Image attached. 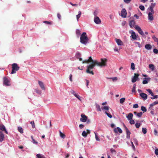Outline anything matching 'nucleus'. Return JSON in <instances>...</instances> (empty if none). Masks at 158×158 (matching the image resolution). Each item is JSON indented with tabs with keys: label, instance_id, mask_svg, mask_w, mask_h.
Returning <instances> with one entry per match:
<instances>
[{
	"label": "nucleus",
	"instance_id": "f257e3e1",
	"mask_svg": "<svg viewBox=\"0 0 158 158\" xmlns=\"http://www.w3.org/2000/svg\"><path fill=\"white\" fill-rule=\"evenodd\" d=\"M80 42L86 45L88 42L89 39L85 32H83L81 35Z\"/></svg>",
	"mask_w": 158,
	"mask_h": 158
},
{
	"label": "nucleus",
	"instance_id": "f03ea898",
	"mask_svg": "<svg viewBox=\"0 0 158 158\" xmlns=\"http://www.w3.org/2000/svg\"><path fill=\"white\" fill-rule=\"evenodd\" d=\"M96 65H97L96 63V60H95V61H94L91 64H90L87 66V69L86 70V72L88 73L91 74L92 75H94V73L92 71H90V69H92Z\"/></svg>",
	"mask_w": 158,
	"mask_h": 158
},
{
	"label": "nucleus",
	"instance_id": "7ed1b4c3",
	"mask_svg": "<svg viewBox=\"0 0 158 158\" xmlns=\"http://www.w3.org/2000/svg\"><path fill=\"white\" fill-rule=\"evenodd\" d=\"M101 62H98L96 60L97 65L100 67L106 66V63L107 62V60L106 58H101Z\"/></svg>",
	"mask_w": 158,
	"mask_h": 158
},
{
	"label": "nucleus",
	"instance_id": "20e7f679",
	"mask_svg": "<svg viewBox=\"0 0 158 158\" xmlns=\"http://www.w3.org/2000/svg\"><path fill=\"white\" fill-rule=\"evenodd\" d=\"M12 70L11 73L13 74L16 73V71H18L19 69V67L18 66L17 64L13 63L12 64Z\"/></svg>",
	"mask_w": 158,
	"mask_h": 158
},
{
	"label": "nucleus",
	"instance_id": "39448f33",
	"mask_svg": "<svg viewBox=\"0 0 158 158\" xmlns=\"http://www.w3.org/2000/svg\"><path fill=\"white\" fill-rule=\"evenodd\" d=\"M123 125L124 127V128L126 130L127 134V139H129L130 138V134H131V133L124 123H123Z\"/></svg>",
	"mask_w": 158,
	"mask_h": 158
},
{
	"label": "nucleus",
	"instance_id": "423d86ee",
	"mask_svg": "<svg viewBox=\"0 0 158 158\" xmlns=\"http://www.w3.org/2000/svg\"><path fill=\"white\" fill-rule=\"evenodd\" d=\"M135 28L139 34L142 35H144V34L141 28L138 26V25H135Z\"/></svg>",
	"mask_w": 158,
	"mask_h": 158
},
{
	"label": "nucleus",
	"instance_id": "0eeeda50",
	"mask_svg": "<svg viewBox=\"0 0 158 158\" xmlns=\"http://www.w3.org/2000/svg\"><path fill=\"white\" fill-rule=\"evenodd\" d=\"M3 84L6 86H9L10 85L9 84L10 81L6 77H4L3 78Z\"/></svg>",
	"mask_w": 158,
	"mask_h": 158
},
{
	"label": "nucleus",
	"instance_id": "6e6552de",
	"mask_svg": "<svg viewBox=\"0 0 158 158\" xmlns=\"http://www.w3.org/2000/svg\"><path fill=\"white\" fill-rule=\"evenodd\" d=\"M95 60H94L92 58L91 56L89 57V59L86 60H85L82 61V63H88L90 62H93L94 61H95Z\"/></svg>",
	"mask_w": 158,
	"mask_h": 158
},
{
	"label": "nucleus",
	"instance_id": "1a4fd4ad",
	"mask_svg": "<svg viewBox=\"0 0 158 158\" xmlns=\"http://www.w3.org/2000/svg\"><path fill=\"white\" fill-rule=\"evenodd\" d=\"M81 118L80 119V120L83 122H85L87 120V117L85 115L81 114Z\"/></svg>",
	"mask_w": 158,
	"mask_h": 158
},
{
	"label": "nucleus",
	"instance_id": "9d476101",
	"mask_svg": "<svg viewBox=\"0 0 158 158\" xmlns=\"http://www.w3.org/2000/svg\"><path fill=\"white\" fill-rule=\"evenodd\" d=\"M139 76V74L138 73H135L134 76L133 78L132 79L131 81L133 83H134L136 81L138 78V77Z\"/></svg>",
	"mask_w": 158,
	"mask_h": 158
},
{
	"label": "nucleus",
	"instance_id": "9b49d317",
	"mask_svg": "<svg viewBox=\"0 0 158 158\" xmlns=\"http://www.w3.org/2000/svg\"><path fill=\"white\" fill-rule=\"evenodd\" d=\"M86 131H84L82 133V135L83 137H86L87 136V134H90V131L89 130L87 129L86 130Z\"/></svg>",
	"mask_w": 158,
	"mask_h": 158
},
{
	"label": "nucleus",
	"instance_id": "f8f14e48",
	"mask_svg": "<svg viewBox=\"0 0 158 158\" xmlns=\"http://www.w3.org/2000/svg\"><path fill=\"white\" fill-rule=\"evenodd\" d=\"M127 12L125 9H123L122 10L121 12V16L123 18H125L126 17Z\"/></svg>",
	"mask_w": 158,
	"mask_h": 158
},
{
	"label": "nucleus",
	"instance_id": "ddd939ff",
	"mask_svg": "<svg viewBox=\"0 0 158 158\" xmlns=\"http://www.w3.org/2000/svg\"><path fill=\"white\" fill-rule=\"evenodd\" d=\"M156 3H151V5L148 8L151 12L152 13H154V12L153 10V8L156 5Z\"/></svg>",
	"mask_w": 158,
	"mask_h": 158
},
{
	"label": "nucleus",
	"instance_id": "4468645a",
	"mask_svg": "<svg viewBox=\"0 0 158 158\" xmlns=\"http://www.w3.org/2000/svg\"><path fill=\"white\" fill-rule=\"evenodd\" d=\"M114 132L115 133H117L118 132L120 133H122V130L119 127H117V128H114Z\"/></svg>",
	"mask_w": 158,
	"mask_h": 158
},
{
	"label": "nucleus",
	"instance_id": "2eb2a0df",
	"mask_svg": "<svg viewBox=\"0 0 158 158\" xmlns=\"http://www.w3.org/2000/svg\"><path fill=\"white\" fill-rule=\"evenodd\" d=\"M0 130L2 131H4L6 134H8L5 126L3 124H0Z\"/></svg>",
	"mask_w": 158,
	"mask_h": 158
},
{
	"label": "nucleus",
	"instance_id": "dca6fc26",
	"mask_svg": "<svg viewBox=\"0 0 158 158\" xmlns=\"http://www.w3.org/2000/svg\"><path fill=\"white\" fill-rule=\"evenodd\" d=\"M130 33H131V37L132 38L133 40H135L137 39V36L135 34V33L133 31H130Z\"/></svg>",
	"mask_w": 158,
	"mask_h": 158
},
{
	"label": "nucleus",
	"instance_id": "f3484780",
	"mask_svg": "<svg viewBox=\"0 0 158 158\" xmlns=\"http://www.w3.org/2000/svg\"><path fill=\"white\" fill-rule=\"evenodd\" d=\"M38 83H39V84L41 88L43 90H45V88L44 86V85L43 83L41 81H38Z\"/></svg>",
	"mask_w": 158,
	"mask_h": 158
},
{
	"label": "nucleus",
	"instance_id": "a211bd4d",
	"mask_svg": "<svg viewBox=\"0 0 158 158\" xmlns=\"http://www.w3.org/2000/svg\"><path fill=\"white\" fill-rule=\"evenodd\" d=\"M115 41L117 44L118 45H122L123 43L121 40L119 39H115Z\"/></svg>",
	"mask_w": 158,
	"mask_h": 158
},
{
	"label": "nucleus",
	"instance_id": "6ab92c4d",
	"mask_svg": "<svg viewBox=\"0 0 158 158\" xmlns=\"http://www.w3.org/2000/svg\"><path fill=\"white\" fill-rule=\"evenodd\" d=\"M154 13H152L151 12H150L148 13V19L150 20L151 21L153 19V17L152 14Z\"/></svg>",
	"mask_w": 158,
	"mask_h": 158
},
{
	"label": "nucleus",
	"instance_id": "aec40b11",
	"mask_svg": "<svg viewBox=\"0 0 158 158\" xmlns=\"http://www.w3.org/2000/svg\"><path fill=\"white\" fill-rule=\"evenodd\" d=\"M140 96L144 100H146L147 98V94L142 93L140 94Z\"/></svg>",
	"mask_w": 158,
	"mask_h": 158
},
{
	"label": "nucleus",
	"instance_id": "412c9836",
	"mask_svg": "<svg viewBox=\"0 0 158 158\" xmlns=\"http://www.w3.org/2000/svg\"><path fill=\"white\" fill-rule=\"evenodd\" d=\"M94 22L97 24H99L101 23V20L99 17H96L94 19Z\"/></svg>",
	"mask_w": 158,
	"mask_h": 158
},
{
	"label": "nucleus",
	"instance_id": "4be33fe9",
	"mask_svg": "<svg viewBox=\"0 0 158 158\" xmlns=\"http://www.w3.org/2000/svg\"><path fill=\"white\" fill-rule=\"evenodd\" d=\"M135 24V21L133 20H131L129 22V25L131 28L134 27Z\"/></svg>",
	"mask_w": 158,
	"mask_h": 158
},
{
	"label": "nucleus",
	"instance_id": "5701e85b",
	"mask_svg": "<svg viewBox=\"0 0 158 158\" xmlns=\"http://www.w3.org/2000/svg\"><path fill=\"white\" fill-rule=\"evenodd\" d=\"M158 104V101H155L152 103L150 105V107L149 108V110H151V109H152V108L151 107H152V106H154L156 104Z\"/></svg>",
	"mask_w": 158,
	"mask_h": 158
},
{
	"label": "nucleus",
	"instance_id": "b1692460",
	"mask_svg": "<svg viewBox=\"0 0 158 158\" xmlns=\"http://www.w3.org/2000/svg\"><path fill=\"white\" fill-rule=\"evenodd\" d=\"M133 114L132 113H129L128 115L127 116V118L128 120H130L132 118Z\"/></svg>",
	"mask_w": 158,
	"mask_h": 158
},
{
	"label": "nucleus",
	"instance_id": "393cba45",
	"mask_svg": "<svg viewBox=\"0 0 158 158\" xmlns=\"http://www.w3.org/2000/svg\"><path fill=\"white\" fill-rule=\"evenodd\" d=\"M145 48L147 50H150L152 48V46L149 44H146L145 46Z\"/></svg>",
	"mask_w": 158,
	"mask_h": 158
},
{
	"label": "nucleus",
	"instance_id": "a878e982",
	"mask_svg": "<svg viewBox=\"0 0 158 158\" xmlns=\"http://www.w3.org/2000/svg\"><path fill=\"white\" fill-rule=\"evenodd\" d=\"M4 138V135L0 131V142H2Z\"/></svg>",
	"mask_w": 158,
	"mask_h": 158
},
{
	"label": "nucleus",
	"instance_id": "bb28decb",
	"mask_svg": "<svg viewBox=\"0 0 158 158\" xmlns=\"http://www.w3.org/2000/svg\"><path fill=\"white\" fill-rule=\"evenodd\" d=\"M76 33L77 37L79 38L81 35V31L79 29H77L76 31Z\"/></svg>",
	"mask_w": 158,
	"mask_h": 158
},
{
	"label": "nucleus",
	"instance_id": "cd10ccee",
	"mask_svg": "<svg viewBox=\"0 0 158 158\" xmlns=\"http://www.w3.org/2000/svg\"><path fill=\"white\" fill-rule=\"evenodd\" d=\"M149 68L152 71H154L155 70V67L153 64H150L149 65Z\"/></svg>",
	"mask_w": 158,
	"mask_h": 158
},
{
	"label": "nucleus",
	"instance_id": "c85d7f7f",
	"mask_svg": "<svg viewBox=\"0 0 158 158\" xmlns=\"http://www.w3.org/2000/svg\"><path fill=\"white\" fill-rule=\"evenodd\" d=\"M60 135L63 139H64L65 138V135L63 133L60 131Z\"/></svg>",
	"mask_w": 158,
	"mask_h": 158
},
{
	"label": "nucleus",
	"instance_id": "c756f323",
	"mask_svg": "<svg viewBox=\"0 0 158 158\" xmlns=\"http://www.w3.org/2000/svg\"><path fill=\"white\" fill-rule=\"evenodd\" d=\"M81 11H79L78 12V15H77L76 16L77 19V21H78L79 19L80 18L81 16Z\"/></svg>",
	"mask_w": 158,
	"mask_h": 158
},
{
	"label": "nucleus",
	"instance_id": "7c9ffc66",
	"mask_svg": "<svg viewBox=\"0 0 158 158\" xmlns=\"http://www.w3.org/2000/svg\"><path fill=\"white\" fill-rule=\"evenodd\" d=\"M36 158H45L44 156L40 154L36 155Z\"/></svg>",
	"mask_w": 158,
	"mask_h": 158
},
{
	"label": "nucleus",
	"instance_id": "2f4dec72",
	"mask_svg": "<svg viewBox=\"0 0 158 158\" xmlns=\"http://www.w3.org/2000/svg\"><path fill=\"white\" fill-rule=\"evenodd\" d=\"M110 151L112 154H113L114 155H116V152L114 149L113 148H111L110 149Z\"/></svg>",
	"mask_w": 158,
	"mask_h": 158
},
{
	"label": "nucleus",
	"instance_id": "473e14b6",
	"mask_svg": "<svg viewBox=\"0 0 158 158\" xmlns=\"http://www.w3.org/2000/svg\"><path fill=\"white\" fill-rule=\"evenodd\" d=\"M18 131L21 133H23V130L22 128L20 127H19L18 128Z\"/></svg>",
	"mask_w": 158,
	"mask_h": 158
},
{
	"label": "nucleus",
	"instance_id": "72a5a7b5",
	"mask_svg": "<svg viewBox=\"0 0 158 158\" xmlns=\"http://www.w3.org/2000/svg\"><path fill=\"white\" fill-rule=\"evenodd\" d=\"M146 90L151 94V95L152 96H154V94L152 92V90L150 89H147Z\"/></svg>",
	"mask_w": 158,
	"mask_h": 158
},
{
	"label": "nucleus",
	"instance_id": "f704fd0d",
	"mask_svg": "<svg viewBox=\"0 0 158 158\" xmlns=\"http://www.w3.org/2000/svg\"><path fill=\"white\" fill-rule=\"evenodd\" d=\"M141 109V110L144 112H145L147 111L146 108L145 106H142Z\"/></svg>",
	"mask_w": 158,
	"mask_h": 158
},
{
	"label": "nucleus",
	"instance_id": "c9c22d12",
	"mask_svg": "<svg viewBox=\"0 0 158 158\" xmlns=\"http://www.w3.org/2000/svg\"><path fill=\"white\" fill-rule=\"evenodd\" d=\"M147 129L145 128H143L142 129V131L143 133L144 134H145L147 133Z\"/></svg>",
	"mask_w": 158,
	"mask_h": 158
},
{
	"label": "nucleus",
	"instance_id": "e433bc0d",
	"mask_svg": "<svg viewBox=\"0 0 158 158\" xmlns=\"http://www.w3.org/2000/svg\"><path fill=\"white\" fill-rule=\"evenodd\" d=\"M131 68L132 69L134 70L135 69V64L133 63H132L131 64Z\"/></svg>",
	"mask_w": 158,
	"mask_h": 158
},
{
	"label": "nucleus",
	"instance_id": "4c0bfd02",
	"mask_svg": "<svg viewBox=\"0 0 158 158\" xmlns=\"http://www.w3.org/2000/svg\"><path fill=\"white\" fill-rule=\"evenodd\" d=\"M80 101H81V99L80 98V97L79 96V95L77 94H75L74 95Z\"/></svg>",
	"mask_w": 158,
	"mask_h": 158
},
{
	"label": "nucleus",
	"instance_id": "58836bf2",
	"mask_svg": "<svg viewBox=\"0 0 158 158\" xmlns=\"http://www.w3.org/2000/svg\"><path fill=\"white\" fill-rule=\"evenodd\" d=\"M31 138L32 139V142L35 144H37L38 143V142L37 141H36L33 138V137L32 136H31Z\"/></svg>",
	"mask_w": 158,
	"mask_h": 158
},
{
	"label": "nucleus",
	"instance_id": "ea45409f",
	"mask_svg": "<svg viewBox=\"0 0 158 158\" xmlns=\"http://www.w3.org/2000/svg\"><path fill=\"white\" fill-rule=\"evenodd\" d=\"M152 38L155 42H157L158 41V39L157 38L155 35H153L152 37Z\"/></svg>",
	"mask_w": 158,
	"mask_h": 158
},
{
	"label": "nucleus",
	"instance_id": "a19ab883",
	"mask_svg": "<svg viewBox=\"0 0 158 158\" xmlns=\"http://www.w3.org/2000/svg\"><path fill=\"white\" fill-rule=\"evenodd\" d=\"M125 100V98H121L120 100V102L121 104H122L123 102H124Z\"/></svg>",
	"mask_w": 158,
	"mask_h": 158
},
{
	"label": "nucleus",
	"instance_id": "79ce46f5",
	"mask_svg": "<svg viewBox=\"0 0 158 158\" xmlns=\"http://www.w3.org/2000/svg\"><path fill=\"white\" fill-rule=\"evenodd\" d=\"M135 84H134L133 85V87L132 89V92L133 93H135Z\"/></svg>",
	"mask_w": 158,
	"mask_h": 158
},
{
	"label": "nucleus",
	"instance_id": "37998d69",
	"mask_svg": "<svg viewBox=\"0 0 158 158\" xmlns=\"http://www.w3.org/2000/svg\"><path fill=\"white\" fill-rule=\"evenodd\" d=\"M109 107L107 106H104L103 107H101V108L102 110H103V109H105L106 110H109Z\"/></svg>",
	"mask_w": 158,
	"mask_h": 158
},
{
	"label": "nucleus",
	"instance_id": "c03bdc74",
	"mask_svg": "<svg viewBox=\"0 0 158 158\" xmlns=\"http://www.w3.org/2000/svg\"><path fill=\"white\" fill-rule=\"evenodd\" d=\"M140 125L141 124L139 123H136L135 124V126L137 128H139Z\"/></svg>",
	"mask_w": 158,
	"mask_h": 158
},
{
	"label": "nucleus",
	"instance_id": "a18cd8bd",
	"mask_svg": "<svg viewBox=\"0 0 158 158\" xmlns=\"http://www.w3.org/2000/svg\"><path fill=\"white\" fill-rule=\"evenodd\" d=\"M143 114V113L142 112H140L139 113H138L137 114V116L139 117H141Z\"/></svg>",
	"mask_w": 158,
	"mask_h": 158
},
{
	"label": "nucleus",
	"instance_id": "49530a36",
	"mask_svg": "<svg viewBox=\"0 0 158 158\" xmlns=\"http://www.w3.org/2000/svg\"><path fill=\"white\" fill-rule=\"evenodd\" d=\"M139 9L142 10H144L145 9V7L141 5L139 6Z\"/></svg>",
	"mask_w": 158,
	"mask_h": 158
},
{
	"label": "nucleus",
	"instance_id": "de8ad7c7",
	"mask_svg": "<svg viewBox=\"0 0 158 158\" xmlns=\"http://www.w3.org/2000/svg\"><path fill=\"white\" fill-rule=\"evenodd\" d=\"M105 113L109 118H111L112 117V116L111 114L108 113L107 111H106Z\"/></svg>",
	"mask_w": 158,
	"mask_h": 158
},
{
	"label": "nucleus",
	"instance_id": "09e8293b",
	"mask_svg": "<svg viewBox=\"0 0 158 158\" xmlns=\"http://www.w3.org/2000/svg\"><path fill=\"white\" fill-rule=\"evenodd\" d=\"M130 123L131 124H133L135 123V121L132 119H130Z\"/></svg>",
	"mask_w": 158,
	"mask_h": 158
},
{
	"label": "nucleus",
	"instance_id": "8fccbe9b",
	"mask_svg": "<svg viewBox=\"0 0 158 158\" xmlns=\"http://www.w3.org/2000/svg\"><path fill=\"white\" fill-rule=\"evenodd\" d=\"M97 108V110L98 111H101V108L100 107V106L99 105H97L96 106Z\"/></svg>",
	"mask_w": 158,
	"mask_h": 158
},
{
	"label": "nucleus",
	"instance_id": "3c124183",
	"mask_svg": "<svg viewBox=\"0 0 158 158\" xmlns=\"http://www.w3.org/2000/svg\"><path fill=\"white\" fill-rule=\"evenodd\" d=\"M30 123L32 125V128H34L35 127V126L34 121H31Z\"/></svg>",
	"mask_w": 158,
	"mask_h": 158
},
{
	"label": "nucleus",
	"instance_id": "603ef678",
	"mask_svg": "<svg viewBox=\"0 0 158 158\" xmlns=\"http://www.w3.org/2000/svg\"><path fill=\"white\" fill-rule=\"evenodd\" d=\"M35 92L36 93L39 94H40L41 93V91L38 89H36Z\"/></svg>",
	"mask_w": 158,
	"mask_h": 158
},
{
	"label": "nucleus",
	"instance_id": "864d4df0",
	"mask_svg": "<svg viewBox=\"0 0 158 158\" xmlns=\"http://www.w3.org/2000/svg\"><path fill=\"white\" fill-rule=\"evenodd\" d=\"M153 51V52L156 54L158 53V50L156 48L154 49Z\"/></svg>",
	"mask_w": 158,
	"mask_h": 158
},
{
	"label": "nucleus",
	"instance_id": "5fc2aeb1",
	"mask_svg": "<svg viewBox=\"0 0 158 158\" xmlns=\"http://www.w3.org/2000/svg\"><path fill=\"white\" fill-rule=\"evenodd\" d=\"M43 23H45L48 24H52V23L51 22H49V21H44L43 22Z\"/></svg>",
	"mask_w": 158,
	"mask_h": 158
},
{
	"label": "nucleus",
	"instance_id": "6e6d98bb",
	"mask_svg": "<svg viewBox=\"0 0 158 158\" xmlns=\"http://www.w3.org/2000/svg\"><path fill=\"white\" fill-rule=\"evenodd\" d=\"M153 97H151V98L152 99H153L155 98H158V95H154L153 96Z\"/></svg>",
	"mask_w": 158,
	"mask_h": 158
},
{
	"label": "nucleus",
	"instance_id": "4d7b16f0",
	"mask_svg": "<svg viewBox=\"0 0 158 158\" xmlns=\"http://www.w3.org/2000/svg\"><path fill=\"white\" fill-rule=\"evenodd\" d=\"M131 143L132 144V147L133 149L134 150V151H135V148L133 143L132 142H131Z\"/></svg>",
	"mask_w": 158,
	"mask_h": 158
},
{
	"label": "nucleus",
	"instance_id": "13d9d810",
	"mask_svg": "<svg viewBox=\"0 0 158 158\" xmlns=\"http://www.w3.org/2000/svg\"><path fill=\"white\" fill-rule=\"evenodd\" d=\"M95 135V139L96 140L99 141L100 140L99 139L98 137V136L96 135V134L94 132Z\"/></svg>",
	"mask_w": 158,
	"mask_h": 158
},
{
	"label": "nucleus",
	"instance_id": "bf43d9fd",
	"mask_svg": "<svg viewBox=\"0 0 158 158\" xmlns=\"http://www.w3.org/2000/svg\"><path fill=\"white\" fill-rule=\"evenodd\" d=\"M84 125L83 124H81L79 125V127L80 129H82L83 128Z\"/></svg>",
	"mask_w": 158,
	"mask_h": 158
},
{
	"label": "nucleus",
	"instance_id": "052dcab7",
	"mask_svg": "<svg viewBox=\"0 0 158 158\" xmlns=\"http://www.w3.org/2000/svg\"><path fill=\"white\" fill-rule=\"evenodd\" d=\"M138 107H139L138 105L137 104H135L133 106V107L134 108H137Z\"/></svg>",
	"mask_w": 158,
	"mask_h": 158
},
{
	"label": "nucleus",
	"instance_id": "680f3d73",
	"mask_svg": "<svg viewBox=\"0 0 158 158\" xmlns=\"http://www.w3.org/2000/svg\"><path fill=\"white\" fill-rule=\"evenodd\" d=\"M131 0H124V2L127 3H129Z\"/></svg>",
	"mask_w": 158,
	"mask_h": 158
},
{
	"label": "nucleus",
	"instance_id": "e2e57ef3",
	"mask_svg": "<svg viewBox=\"0 0 158 158\" xmlns=\"http://www.w3.org/2000/svg\"><path fill=\"white\" fill-rule=\"evenodd\" d=\"M148 83V82L147 81V80H143V82H142L143 84H146Z\"/></svg>",
	"mask_w": 158,
	"mask_h": 158
},
{
	"label": "nucleus",
	"instance_id": "0e129e2a",
	"mask_svg": "<svg viewBox=\"0 0 158 158\" xmlns=\"http://www.w3.org/2000/svg\"><path fill=\"white\" fill-rule=\"evenodd\" d=\"M155 153L156 155H158V149H156L155 150Z\"/></svg>",
	"mask_w": 158,
	"mask_h": 158
},
{
	"label": "nucleus",
	"instance_id": "69168bd1",
	"mask_svg": "<svg viewBox=\"0 0 158 158\" xmlns=\"http://www.w3.org/2000/svg\"><path fill=\"white\" fill-rule=\"evenodd\" d=\"M60 61L62 60H64V56L63 55H61L60 56Z\"/></svg>",
	"mask_w": 158,
	"mask_h": 158
},
{
	"label": "nucleus",
	"instance_id": "338daca9",
	"mask_svg": "<svg viewBox=\"0 0 158 158\" xmlns=\"http://www.w3.org/2000/svg\"><path fill=\"white\" fill-rule=\"evenodd\" d=\"M154 135H157V133H158V131H157L156 129H155L154 130Z\"/></svg>",
	"mask_w": 158,
	"mask_h": 158
},
{
	"label": "nucleus",
	"instance_id": "774afa93",
	"mask_svg": "<svg viewBox=\"0 0 158 158\" xmlns=\"http://www.w3.org/2000/svg\"><path fill=\"white\" fill-rule=\"evenodd\" d=\"M86 123L87 124H89L91 123V121L90 119H88V118H87V120H86Z\"/></svg>",
	"mask_w": 158,
	"mask_h": 158
}]
</instances>
